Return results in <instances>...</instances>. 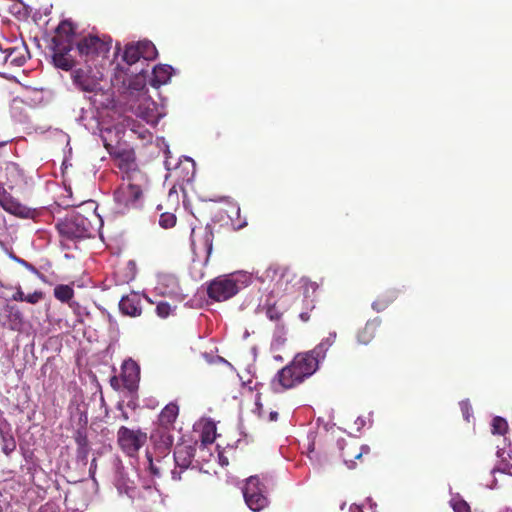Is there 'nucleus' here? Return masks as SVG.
Returning <instances> with one entry per match:
<instances>
[{"mask_svg": "<svg viewBox=\"0 0 512 512\" xmlns=\"http://www.w3.org/2000/svg\"><path fill=\"white\" fill-rule=\"evenodd\" d=\"M319 363L309 351L298 353L288 365L277 372L273 384L279 385L283 390L295 388L317 371Z\"/></svg>", "mask_w": 512, "mask_h": 512, "instance_id": "nucleus-1", "label": "nucleus"}, {"mask_svg": "<svg viewBox=\"0 0 512 512\" xmlns=\"http://www.w3.org/2000/svg\"><path fill=\"white\" fill-rule=\"evenodd\" d=\"M56 229L61 237V245L66 248H70L71 242L90 238L94 232L92 220L80 212H73L59 221Z\"/></svg>", "mask_w": 512, "mask_h": 512, "instance_id": "nucleus-2", "label": "nucleus"}, {"mask_svg": "<svg viewBox=\"0 0 512 512\" xmlns=\"http://www.w3.org/2000/svg\"><path fill=\"white\" fill-rule=\"evenodd\" d=\"M122 180V184L114 192L115 201L126 208L137 207L148 183L146 174L134 172L132 177L122 178Z\"/></svg>", "mask_w": 512, "mask_h": 512, "instance_id": "nucleus-3", "label": "nucleus"}, {"mask_svg": "<svg viewBox=\"0 0 512 512\" xmlns=\"http://www.w3.org/2000/svg\"><path fill=\"white\" fill-rule=\"evenodd\" d=\"M112 39L110 36L99 37L88 35L80 38L76 43L79 57L85 62H94L97 58H105L111 49Z\"/></svg>", "mask_w": 512, "mask_h": 512, "instance_id": "nucleus-4", "label": "nucleus"}, {"mask_svg": "<svg viewBox=\"0 0 512 512\" xmlns=\"http://www.w3.org/2000/svg\"><path fill=\"white\" fill-rule=\"evenodd\" d=\"M271 479L263 477L261 480L258 475L250 476L243 488V496L247 506L254 512H258L268 505V484Z\"/></svg>", "mask_w": 512, "mask_h": 512, "instance_id": "nucleus-5", "label": "nucleus"}, {"mask_svg": "<svg viewBox=\"0 0 512 512\" xmlns=\"http://www.w3.org/2000/svg\"><path fill=\"white\" fill-rule=\"evenodd\" d=\"M240 281L234 274L222 275L213 279L207 287V295L215 301H226L240 290Z\"/></svg>", "mask_w": 512, "mask_h": 512, "instance_id": "nucleus-6", "label": "nucleus"}, {"mask_svg": "<svg viewBox=\"0 0 512 512\" xmlns=\"http://www.w3.org/2000/svg\"><path fill=\"white\" fill-rule=\"evenodd\" d=\"M158 51L155 45L149 40L128 43L124 47L122 60L129 66L137 63L140 59L151 61L156 59Z\"/></svg>", "mask_w": 512, "mask_h": 512, "instance_id": "nucleus-7", "label": "nucleus"}, {"mask_svg": "<svg viewBox=\"0 0 512 512\" xmlns=\"http://www.w3.org/2000/svg\"><path fill=\"white\" fill-rule=\"evenodd\" d=\"M147 441V434L141 430H133L121 426L117 431V443L120 449L128 456L137 455L138 451Z\"/></svg>", "mask_w": 512, "mask_h": 512, "instance_id": "nucleus-8", "label": "nucleus"}, {"mask_svg": "<svg viewBox=\"0 0 512 512\" xmlns=\"http://www.w3.org/2000/svg\"><path fill=\"white\" fill-rule=\"evenodd\" d=\"M196 449L192 445L177 444L174 450L173 458L175 468L171 471L172 479L180 481L182 473L186 471L192 464Z\"/></svg>", "mask_w": 512, "mask_h": 512, "instance_id": "nucleus-9", "label": "nucleus"}, {"mask_svg": "<svg viewBox=\"0 0 512 512\" xmlns=\"http://www.w3.org/2000/svg\"><path fill=\"white\" fill-rule=\"evenodd\" d=\"M74 35L75 31L73 24L68 20L61 21L52 38V50L71 51L74 42Z\"/></svg>", "mask_w": 512, "mask_h": 512, "instance_id": "nucleus-10", "label": "nucleus"}, {"mask_svg": "<svg viewBox=\"0 0 512 512\" xmlns=\"http://www.w3.org/2000/svg\"><path fill=\"white\" fill-rule=\"evenodd\" d=\"M338 445L341 451L340 456L349 469L354 468L356 459H360L364 453L369 452L367 446L360 445L355 440H342L338 442Z\"/></svg>", "mask_w": 512, "mask_h": 512, "instance_id": "nucleus-11", "label": "nucleus"}, {"mask_svg": "<svg viewBox=\"0 0 512 512\" xmlns=\"http://www.w3.org/2000/svg\"><path fill=\"white\" fill-rule=\"evenodd\" d=\"M120 377L125 389L136 391L140 380V367L137 362L132 359L125 360L121 366Z\"/></svg>", "mask_w": 512, "mask_h": 512, "instance_id": "nucleus-12", "label": "nucleus"}, {"mask_svg": "<svg viewBox=\"0 0 512 512\" xmlns=\"http://www.w3.org/2000/svg\"><path fill=\"white\" fill-rule=\"evenodd\" d=\"M74 85L85 93L96 94L100 90V83L98 79L91 75L90 70L77 69L72 74Z\"/></svg>", "mask_w": 512, "mask_h": 512, "instance_id": "nucleus-13", "label": "nucleus"}, {"mask_svg": "<svg viewBox=\"0 0 512 512\" xmlns=\"http://www.w3.org/2000/svg\"><path fill=\"white\" fill-rule=\"evenodd\" d=\"M150 439L158 455H162L163 458H165L173 446L174 437L172 435V430L156 428L152 432Z\"/></svg>", "mask_w": 512, "mask_h": 512, "instance_id": "nucleus-14", "label": "nucleus"}, {"mask_svg": "<svg viewBox=\"0 0 512 512\" xmlns=\"http://www.w3.org/2000/svg\"><path fill=\"white\" fill-rule=\"evenodd\" d=\"M0 206L8 213L21 218H28L31 215V210L28 207L21 204L6 191L0 193Z\"/></svg>", "mask_w": 512, "mask_h": 512, "instance_id": "nucleus-15", "label": "nucleus"}, {"mask_svg": "<svg viewBox=\"0 0 512 512\" xmlns=\"http://www.w3.org/2000/svg\"><path fill=\"white\" fill-rule=\"evenodd\" d=\"M74 441L76 443V459L78 462H81L83 465H86L88 462V456L90 453V445L88 440V433L86 427L78 428L74 435Z\"/></svg>", "mask_w": 512, "mask_h": 512, "instance_id": "nucleus-16", "label": "nucleus"}, {"mask_svg": "<svg viewBox=\"0 0 512 512\" xmlns=\"http://www.w3.org/2000/svg\"><path fill=\"white\" fill-rule=\"evenodd\" d=\"M119 309L122 314L130 317H138L142 313L141 298L137 293L123 296L119 302Z\"/></svg>", "mask_w": 512, "mask_h": 512, "instance_id": "nucleus-17", "label": "nucleus"}, {"mask_svg": "<svg viewBox=\"0 0 512 512\" xmlns=\"http://www.w3.org/2000/svg\"><path fill=\"white\" fill-rule=\"evenodd\" d=\"M118 168L123 173L122 178L132 177L134 172H142L136 164V158L133 151H122L116 156Z\"/></svg>", "mask_w": 512, "mask_h": 512, "instance_id": "nucleus-18", "label": "nucleus"}, {"mask_svg": "<svg viewBox=\"0 0 512 512\" xmlns=\"http://www.w3.org/2000/svg\"><path fill=\"white\" fill-rule=\"evenodd\" d=\"M156 289L164 296L178 297L180 295L179 281L177 277L171 274L159 276Z\"/></svg>", "mask_w": 512, "mask_h": 512, "instance_id": "nucleus-19", "label": "nucleus"}, {"mask_svg": "<svg viewBox=\"0 0 512 512\" xmlns=\"http://www.w3.org/2000/svg\"><path fill=\"white\" fill-rule=\"evenodd\" d=\"M179 415V407L175 403L167 404L159 414L158 427L168 430L174 429V423Z\"/></svg>", "mask_w": 512, "mask_h": 512, "instance_id": "nucleus-20", "label": "nucleus"}, {"mask_svg": "<svg viewBox=\"0 0 512 512\" xmlns=\"http://www.w3.org/2000/svg\"><path fill=\"white\" fill-rule=\"evenodd\" d=\"M381 325V319L380 318H374L372 320H369L365 326L358 332L357 339L358 342L361 344H369L374 337L376 336V333Z\"/></svg>", "mask_w": 512, "mask_h": 512, "instance_id": "nucleus-21", "label": "nucleus"}, {"mask_svg": "<svg viewBox=\"0 0 512 512\" xmlns=\"http://www.w3.org/2000/svg\"><path fill=\"white\" fill-rule=\"evenodd\" d=\"M398 295L399 290L395 288L387 289L379 294L378 297L373 301L372 308L377 312H381L385 310L390 304H392L398 298Z\"/></svg>", "mask_w": 512, "mask_h": 512, "instance_id": "nucleus-22", "label": "nucleus"}, {"mask_svg": "<svg viewBox=\"0 0 512 512\" xmlns=\"http://www.w3.org/2000/svg\"><path fill=\"white\" fill-rule=\"evenodd\" d=\"M173 68L170 65H157L153 69V76L150 83L153 87L166 84L172 76Z\"/></svg>", "mask_w": 512, "mask_h": 512, "instance_id": "nucleus-23", "label": "nucleus"}, {"mask_svg": "<svg viewBox=\"0 0 512 512\" xmlns=\"http://www.w3.org/2000/svg\"><path fill=\"white\" fill-rule=\"evenodd\" d=\"M20 51L18 48H7L2 50L0 47V64L5 65L9 63L13 66H22L25 62V57L20 56Z\"/></svg>", "mask_w": 512, "mask_h": 512, "instance_id": "nucleus-24", "label": "nucleus"}, {"mask_svg": "<svg viewBox=\"0 0 512 512\" xmlns=\"http://www.w3.org/2000/svg\"><path fill=\"white\" fill-rule=\"evenodd\" d=\"M70 51H53L52 60L57 68L69 71L74 66V60L69 55Z\"/></svg>", "mask_w": 512, "mask_h": 512, "instance_id": "nucleus-25", "label": "nucleus"}, {"mask_svg": "<svg viewBox=\"0 0 512 512\" xmlns=\"http://www.w3.org/2000/svg\"><path fill=\"white\" fill-rule=\"evenodd\" d=\"M336 339V333H330L328 337L323 339L313 350L309 351L313 353V356L320 362L325 358L326 352L330 346L333 345Z\"/></svg>", "mask_w": 512, "mask_h": 512, "instance_id": "nucleus-26", "label": "nucleus"}, {"mask_svg": "<svg viewBox=\"0 0 512 512\" xmlns=\"http://www.w3.org/2000/svg\"><path fill=\"white\" fill-rule=\"evenodd\" d=\"M1 449L6 456H9L16 449V441L13 435L0 429Z\"/></svg>", "mask_w": 512, "mask_h": 512, "instance_id": "nucleus-27", "label": "nucleus"}, {"mask_svg": "<svg viewBox=\"0 0 512 512\" xmlns=\"http://www.w3.org/2000/svg\"><path fill=\"white\" fill-rule=\"evenodd\" d=\"M54 296L57 300L67 303L74 297V290L69 285L60 284L54 288Z\"/></svg>", "mask_w": 512, "mask_h": 512, "instance_id": "nucleus-28", "label": "nucleus"}, {"mask_svg": "<svg viewBox=\"0 0 512 512\" xmlns=\"http://www.w3.org/2000/svg\"><path fill=\"white\" fill-rule=\"evenodd\" d=\"M213 239H214L213 229L211 226L207 225L204 228V230L201 234V237L199 239L201 244L203 245V249L205 250L207 257H209L211 255L212 248H213Z\"/></svg>", "mask_w": 512, "mask_h": 512, "instance_id": "nucleus-29", "label": "nucleus"}, {"mask_svg": "<svg viewBox=\"0 0 512 512\" xmlns=\"http://www.w3.org/2000/svg\"><path fill=\"white\" fill-rule=\"evenodd\" d=\"M491 431L493 434L504 435L508 431L507 421L500 416L494 417Z\"/></svg>", "mask_w": 512, "mask_h": 512, "instance_id": "nucleus-30", "label": "nucleus"}, {"mask_svg": "<svg viewBox=\"0 0 512 512\" xmlns=\"http://www.w3.org/2000/svg\"><path fill=\"white\" fill-rule=\"evenodd\" d=\"M189 166H190V167H185L183 164H180V165L176 166V167L174 168V171H173L174 175H175L176 177H178V178H179V177H180L181 172H182V171H184V170H186V175L182 178V181H183V182H187V183L191 182V181H192V179H193V176H194L195 170H194V165H193V163H192V164H190Z\"/></svg>", "mask_w": 512, "mask_h": 512, "instance_id": "nucleus-31", "label": "nucleus"}, {"mask_svg": "<svg viewBox=\"0 0 512 512\" xmlns=\"http://www.w3.org/2000/svg\"><path fill=\"white\" fill-rule=\"evenodd\" d=\"M176 216L173 213L165 212L160 215L159 224L161 227L168 229L172 228L176 224Z\"/></svg>", "mask_w": 512, "mask_h": 512, "instance_id": "nucleus-32", "label": "nucleus"}, {"mask_svg": "<svg viewBox=\"0 0 512 512\" xmlns=\"http://www.w3.org/2000/svg\"><path fill=\"white\" fill-rule=\"evenodd\" d=\"M451 506L454 512H471L470 506L463 499H452Z\"/></svg>", "mask_w": 512, "mask_h": 512, "instance_id": "nucleus-33", "label": "nucleus"}, {"mask_svg": "<svg viewBox=\"0 0 512 512\" xmlns=\"http://www.w3.org/2000/svg\"><path fill=\"white\" fill-rule=\"evenodd\" d=\"M216 428L214 426L206 427L202 433V443L211 444L215 440Z\"/></svg>", "mask_w": 512, "mask_h": 512, "instance_id": "nucleus-34", "label": "nucleus"}, {"mask_svg": "<svg viewBox=\"0 0 512 512\" xmlns=\"http://www.w3.org/2000/svg\"><path fill=\"white\" fill-rule=\"evenodd\" d=\"M171 312V306L169 303L167 302H159L156 306V313L158 316L162 317V318H166L169 316Z\"/></svg>", "mask_w": 512, "mask_h": 512, "instance_id": "nucleus-35", "label": "nucleus"}, {"mask_svg": "<svg viewBox=\"0 0 512 512\" xmlns=\"http://www.w3.org/2000/svg\"><path fill=\"white\" fill-rule=\"evenodd\" d=\"M44 298V293L42 291H34L33 293H30L26 295L25 302L30 304H37Z\"/></svg>", "mask_w": 512, "mask_h": 512, "instance_id": "nucleus-36", "label": "nucleus"}, {"mask_svg": "<svg viewBox=\"0 0 512 512\" xmlns=\"http://www.w3.org/2000/svg\"><path fill=\"white\" fill-rule=\"evenodd\" d=\"M147 458L149 460L150 470L152 474L155 476H161V474L164 471V468L162 466H157L156 464H154L153 459L149 454H147Z\"/></svg>", "mask_w": 512, "mask_h": 512, "instance_id": "nucleus-37", "label": "nucleus"}, {"mask_svg": "<svg viewBox=\"0 0 512 512\" xmlns=\"http://www.w3.org/2000/svg\"><path fill=\"white\" fill-rule=\"evenodd\" d=\"M25 297H26V295L24 294L21 287L19 286L17 288L16 292L13 294L12 300L25 302Z\"/></svg>", "mask_w": 512, "mask_h": 512, "instance_id": "nucleus-38", "label": "nucleus"}, {"mask_svg": "<svg viewBox=\"0 0 512 512\" xmlns=\"http://www.w3.org/2000/svg\"><path fill=\"white\" fill-rule=\"evenodd\" d=\"M120 381H122V380H121V377H120V378H119V377H117V376H113V377H111V379H110V385H111V387H112L114 390L118 391V390L121 388Z\"/></svg>", "mask_w": 512, "mask_h": 512, "instance_id": "nucleus-39", "label": "nucleus"}, {"mask_svg": "<svg viewBox=\"0 0 512 512\" xmlns=\"http://www.w3.org/2000/svg\"><path fill=\"white\" fill-rule=\"evenodd\" d=\"M267 315L271 320H278L281 317V313L276 311L275 308H269L267 311Z\"/></svg>", "mask_w": 512, "mask_h": 512, "instance_id": "nucleus-40", "label": "nucleus"}, {"mask_svg": "<svg viewBox=\"0 0 512 512\" xmlns=\"http://www.w3.org/2000/svg\"><path fill=\"white\" fill-rule=\"evenodd\" d=\"M96 470H97V460L96 458H93L91 460V463H90V468H89V475L90 477L94 480L95 479V473H96Z\"/></svg>", "mask_w": 512, "mask_h": 512, "instance_id": "nucleus-41", "label": "nucleus"}, {"mask_svg": "<svg viewBox=\"0 0 512 512\" xmlns=\"http://www.w3.org/2000/svg\"><path fill=\"white\" fill-rule=\"evenodd\" d=\"M6 229V219L3 213L0 211V235L4 234Z\"/></svg>", "mask_w": 512, "mask_h": 512, "instance_id": "nucleus-42", "label": "nucleus"}, {"mask_svg": "<svg viewBox=\"0 0 512 512\" xmlns=\"http://www.w3.org/2000/svg\"><path fill=\"white\" fill-rule=\"evenodd\" d=\"M318 288V284L316 282H308L306 284V291H309V290H312L313 292H315Z\"/></svg>", "mask_w": 512, "mask_h": 512, "instance_id": "nucleus-43", "label": "nucleus"}, {"mask_svg": "<svg viewBox=\"0 0 512 512\" xmlns=\"http://www.w3.org/2000/svg\"><path fill=\"white\" fill-rule=\"evenodd\" d=\"M299 317H300V319H301L303 322H307V321H309V319H310V315H309V313H308V312H302V313H300Z\"/></svg>", "mask_w": 512, "mask_h": 512, "instance_id": "nucleus-44", "label": "nucleus"}, {"mask_svg": "<svg viewBox=\"0 0 512 512\" xmlns=\"http://www.w3.org/2000/svg\"><path fill=\"white\" fill-rule=\"evenodd\" d=\"M191 244L194 249L197 248V241L195 239V230L194 229L192 230V233H191Z\"/></svg>", "mask_w": 512, "mask_h": 512, "instance_id": "nucleus-45", "label": "nucleus"}, {"mask_svg": "<svg viewBox=\"0 0 512 512\" xmlns=\"http://www.w3.org/2000/svg\"><path fill=\"white\" fill-rule=\"evenodd\" d=\"M89 204H90V206L92 208V212H91L90 216L93 217V218H98V215H96V213H95L96 207H94V202H90Z\"/></svg>", "mask_w": 512, "mask_h": 512, "instance_id": "nucleus-46", "label": "nucleus"}, {"mask_svg": "<svg viewBox=\"0 0 512 512\" xmlns=\"http://www.w3.org/2000/svg\"><path fill=\"white\" fill-rule=\"evenodd\" d=\"M269 418L271 421H276L277 418H278V413L277 412H271L270 415H269Z\"/></svg>", "mask_w": 512, "mask_h": 512, "instance_id": "nucleus-47", "label": "nucleus"}, {"mask_svg": "<svg viewBox=\"0 0 512 512\" xmlns=\"http://www.w3.org/2000/svg\"><path fill=\"white\" fill-rule=\"evenodd\" d=\"M246 225H247V223L245 221L244 222H239L237 224V229H241V228L245 227Z\"/></svg>", "mask_w": 512, "mask_h": 512, "instance_id": "nucleus-48", "label": "nucleus"}, {"mask_svg": "<svg viewBox=\"0 0 512 512\" xmlns=\"http://www.w3.org/2000/svg\"><path fill=\"white\" fill-rule=\"evenodd\" d=\"M501 512H512V508H505Z\"/></svg>", "mask_w": 512, "mask_h": 512, "instance_id": "nucleus-49", "label": "nucleus"}, {"mask_svg": "<svg viewBox=\"0 0 512 512\" xmlns=\"http://www.w3.org/2000/svg\"><path fill=\"white\" fill-rule=\"evenodd\" d=\"M355 509L357 510V512H363L359 506H355Z\"/></svg>", "mask_w": 512, "mask_h": 512, "instance_id": "nucleus-50", "label": "nucleus"}, {"mask_svg": "<svg viewBox=\"0 0 512 512\" xmlns=\"http://www.w3.org/2000/svg\"><path fill=\"white\" fill-rule=\"evenodd\" d=\"M123 418H124L125 420H127V419H128V415H127V413H126V412H124V413H123Z\"/></svg>", "mask_w": 512, "mask_h": 512, "instance_id": "nucleus-51", "label": "nucleus"}, {"mask_svg": "<svg viewBox=\"0 0 512 512\" xmlns=\"http://www.w3.org/2000/svg\"><path fill=\"white\" fill-rule=\"evenodd\" d=\"M120 49H121L120 44H117V45H116V50L119 52V51H120Z\"/></svg>", "mask_w": 512, "mask_h": 512, "instance_id": "nucleus-52", "label": "nucleus"}, {"mask_svg": "<svg viewBox=\"0 0 512 512\" xmlns=\"http://www.w3.org/2000/svg\"><path fill=\"white\" fill-rule=\"evenodd\" d=\"M236 213H237L238 216L240 215V208L239 207H237Z\"/></svg>", "mask_w": 512, "mask_h": 512, "instance_id": "nucleus-53", "label": "nucleus"}, {"mask_svg": "<svg viewBox=\"0 0 512 512\" xmlns=\"http://www.w3.org/2000/svg\"><path fill=\"white\" fill-rule=\"evenodd\" d=\"M173 192H174V187L170 190L169 196H171Z\"/></svg>", "mask_w": 512, "mask_h": 512, "instance_id": "nucleus-54", "label": "nucleus"}]
</instances>
